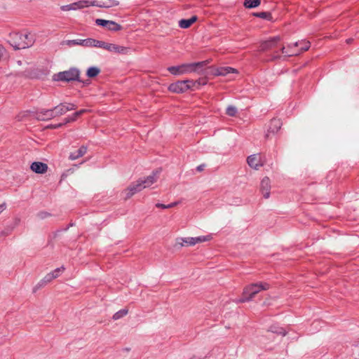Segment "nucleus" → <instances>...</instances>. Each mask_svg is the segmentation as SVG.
<instances>
[{"label":"nucleus","instance_id":"1","mask_svg":"<svg viewBox=\"0 0 359 359\" xmlns=\"http://www.w3.org/2000/svg\"><path fill=\"white\" fill-rule=\"evenodd\" d=\"M161 172V169H157L152 172V173L144 179H140L137 182L131 184L127 189L123 191L126 194L125 199L127 200L133 196L135 193L140 191L144 188L151 186L156 182L158 175Z\"/></svg>","mask_w":359,"mask_h":359},{"label":"nucleus","instance_id":"2","mask_svg":"<svg viewBox=\"0 0 359 359\" xmlns=\"http://www.w3.org/2000/svg\"><path fill=\"white\" fill-rule=\"evenodd\" d=\"M270 285L265 282L252 283L243 289V297L236 301L237 303H244L252 301L255 295L262 290H267Z\"/></svg>","mask_w":359,"mask_h":359},{"label":"nucleus","instance_id":"3","mask_svg":"<svg viewBox=\"0 0 359 359\" xmlns=\"http://www.w3.org/2000/svg\"><path fill=\"white\" fill-rule=\"evenodd\" d=\"M310 48V42L308 41L302 40L295 42L292 44H289L287 48L283 46L280 49L283 54L286 57H292L298 55L304 51H306Z\"/></svg>","mask_w":359,"mask_h":359},{"label":"nucleus","instance_id":"4","mask_svg":"<svg viewBox=\"0 0 359 359\" xmlns=\"http://www.w3.org/2000/svg\"><path fill=\"white\" fill-rule=\"evenodd\" d=\"M208 61L198 62L194 63L182 64L178 66H172L168 68V71L172 75H182L184 74L195 72L198 67H202L207 64Z\"/></svg>","mask_w":359,"mask_h":359},{"label":"nucleus","instance_id":"5","mask_svg":"<svg viewBox=\"0 0 359 359\" xmlns=\"http://www.w3.org/2000/svg\"><path fill=\"white\" fill-rule=\"evenodd\" d=\"M196 83H199L198 81H194L193 80H183V81H177L175 83L170 84L168 86V90L175 93H183L187 92L189 90H193L194 87Z\"/></svg>","mask_w":359,"mask_h":359},{"label":"nucleus","instance_id":"6","mask_svg":"<svg viewBox=\"0 0 359 359\" xmlns=\"http://www.w3.org/2000/svg\"><path fill=\"white\" fill-rule=\"evenodd\" d=\"M80 72L76 68H70L69 70L60 72L53 75V79L57 81H79Z\"/></svg>","mask_w":359,"mask_h":359},{"label":"nucleus","instance_id":"7","mask_svg":"<svg viewBox=\"0 0 359 359\" xmlns=\"http://www.w3.org/2000/svg\"><path fill=\"white\" fill-rule=\"evenodd\" d=\"M8 43L15 49H25L30 47L31 41L27 43L23 41L22 33L14 32L9 34Z\"/></svg>","mask_w":359,"mask_h":359},{"label":"nucleus","instance_id":"8","mask_svg":"<svg viewBox=\"0 0 359 359\" xmlns=\"http://www.w3.org/2000/svg\"><path fill=\"white\" fill-rule=\"evenodd\" d=\"M53 109L55 116H60L66 114L69 111L76 109V105L73 103L64 102L55 106Z\"/></svg>","mask_w":359,"mask_h":359},{"label":"nucleus","instance_id":"9","mask_svg":"<svg viewBox=\"0 0 359 359\" xmlns=\"http://www.w3.org/2000/svg\"><path fill=\"white\" fill-rule=\"evenodd\" d=\"M95 23L98 26H101L107 28L110 31H119L121 29L122 27L121 25L116 23L114 21L107 20L103 19H97L95 20Z\"/></svg>","mask_w":359,"mask_h":359},{"label":"nucleus","instance_id":"10","mask_svg":"<svg viewBox=\"0 0 359 359\" xmlns=\"http://www.w3.org/2000/svg\"><path fill=\"white\" fill-rule=\"evenodd\" d=\"M282 122L279 118H273L271 120L269 128L265 134L266 139L269 138L271 135H274L280 129Z\"/></svg>","mask_w":359,"mask_h":359},{"label":"nucleus","instance_id":"11","mask_svg":"<svg viewBox=\"0 0 359 359\" xmlns=\"http://www.w3.org/2000/svg\"><path fill=\"white\" fill-rule=\"evenodd\" d=\"M280 41V36H274L270 38L269 39L262 41L259 46L260 51H266L268 50H271L276 47L278 43Z\"/></svg>","mask_w":359,"mask_h":359},{"label":"nucleus","instance_id":"12","mask_svg":"<svg viewBox=\"0 0 359 359\" xmlns=\"http://www.w3.org/2000/svg\"><path fill=\"white\" fill-rule=\"evenodd\" d=\"M62 44H66L69 46H82L84 47H91L92 46V38H88L86 39H74V40H67L62 42Z\"/></svg>","mask_w":359,"mask_h":359},{"label":"nucleus","instance_id":"13","mask_svg":"<svg viewBox=\"0 0 359 359\" xmlns=\"http://www.w3.org/2000/svg\"><path fill=\"white\" fill-rule=\"evenodd\" d=\"M118 2L116 0H93L90 1V5L100 8H111L117 6Z\"/></svg>","mask_w":359,"mask_h":359},{"label":"nucleus","instance_id":"14","mask_svg":"<svg viewBox=\"0 0 359 359\" xmlns=\"http://www.w3.org/2000/svg\"><path fill=\"white\" fill-rule=\"evenodd\" d=\"M36 117L39 121H48L55 118L53 109H42L38 111L36 114Z\"/></svg>","mask_w":359,"mask_h":359},{"label":"nucleus","instance_id":"15","mask_svg":"<svg viewBox=\"0 0 359 359\" xmlns=\"http://www.w3.org/2000/svg\"><path fill=\"white\" fill-rule=\"evenodd\" d=\"M271 182L268 177H264L261 181L260 190L265 198L270 196Z\"/></svg>","mask_w":359,"mask_h":359},{"label":"nucleus","instance_id":"16","mask_svg":"<svg viewBox=\"0 0 359 359\" xmlns=\"http://www.w3.org/2000/svg\"><path fill=\"white\" fill-rule=\"evenodd\" d=\"M247 163L250 167L256 170L263 165L260 157L256 154L249 156L247 158Z\"/></svg>","mask_w":359,"mask_h":359},{"label":"nucleus","instance_id":"17","mask_svg":"<svg viewBox=\"0 0 359 359\" xmlns=\"http://www.w3.org/2000/svg\"><path fill=\"white\" fill-rule=\"evenodd\" d=\"M30 168L36 173L43 174L48 170V165L42 162H34L32 163Z\"/></svg>","mask_w":359,"mask_h":359},{"label":"nucleus","instance_id":"18","mask_svg":"<svg viewBox=\"0 0 359 359\" xmlns=\"http://www.w3.org/2000/svg\"><path fill=\"white\" fill-rule=\"evenodd\" d=\"M87 152V147L81 146L76 152H72L69 154V158L74 161L80 157H82Z\"/></svg>","mask_w":359,"mask_h":359},{"label":"nucleus","instance_id":"19","mask_svg":"<svg viewBox=\"0 0 359 359\" xmlns=\"http://www.w3.org/2000/svg\"><path fill=\"white\" fill-rule=\"evenodd\" d=\"M197 19L198 18L196 15H194L189 19H182L179 21V26L181 28L187 29L194 23Z\"/></svg>","mask_w":359,"mask_h":359},{"label":"nucleus","instance_id":"20","mask_svg":"<svg viewBox=\"0 0 359 359\" xmlns=\"http://www.w3.org/2000/svg\"><path fill=\"white\" fill-rule=\"evenodd\" d=\"M107 50L118 53H125L127 50V48L124 46L109 43Z\"/></svg>","mask_w":359,"mask_h":359},{"label":"nucleus","instance_id":"21","mask_svg":"<svg viewBox=\"0 0 359 359\" xmlns=\"http://www.w3.org/2000/svg\"><path fill=\"white\" fill-rule=\"evenodd\" d=\"M236 72V69L230 67H219L217 69L215 74L218 76H226L230 73H234Z\"/></svg>","mask_w":359,"mask_h":359},{"label":"nucleus","instance_id":"22","mask_svg":"<svg viewBox=\"0 0 359 359\" xmlns=\"http://www.w3.org/2000/svg\"><path fill=\"white\" fill-rule=\"evenodd\" d=\"M177 241L180 246L195 245L194 242L193 241V237L179 238H177Z\"/></svg>","mask_w":359,"mask_h":359},{"label":"nucleus","instance_id":"23","mask_svg":"<svg viewBox=\"0 0 359 359\" xmlns=\"http://www.w3.org/2000/svg\"><path fill=\"white\" fill-rule=\"evenodd\" d=\"M269 331L282 336H285L287 334V332L283 327H278L276 325L270 326Z\"/></svg>","mask_w":359,"mask_h":359},{"label":"nucleus","instance_id":"24","mask_svg":"<svg viewBox=\"0 0 359 359\" xmlns=\"http://www.w3.org/2000/svg\"><path fill=\"white\" fill-rule=\"evenodd\" d=\"M261 4V0H245L244 6L247 8L257 7Z\"/></svg>","mask_w":359,"mask_h":359},{"label":"nucleus","instance_id":"25","mask_svg":"<svg viewBox=\"0 0 359 359\" xmlns=\"http://www.w3.org/2000/svg\"><path fill=\"white\" fill-rule=\"evenodd\" d=\"M108 43H107V42H104L102 41H99V40L92 39L91 47H97V48H101L107 50Z\"/></svg>","mask_w":359,"mask_h":359},{"label":"nucleus","instance_id":"26","mask_svg":"<svg viewBox=\"0 0 359 359\" xmlns=\"http://www.w3.org/2000/svg\"><path fill=\"white\" fill-rule=\"evenodd\" d=\"M100 72V69L96 67H90L88 69L86 75L90 78L97 76Z\"/></svg>","mask_w":359,"mask_h":359},{"label":"nucleus","instance_id":"27","mask_svg":"<svg viewBox=\"0 0 359 359\" xmlns=\"http://www.w3.org/2000/svg\"><path fill=\"white\" fill-rule=\"evenodd\" d=\"M212 239L211 235H207V236H201L198 237H193V241L194 242V244L208 241Z\"/></svg>","mask_w":359,"mask_h":359},{"label":"nucleus","instance_id":"28","mask_svg":"<svg viewBox=\"0 0 359 359\" xmlns=\"http://www.w3.org/2000/svg\"><path fill=\"white\" fill-rule=\"evenodd\" d=\"M128 313V310L126 309H121L116 313H115L112 317L113 320H117L124 316H126Z\"/></svg>","mask_w":359,"mask_h":359},{"label":"nucleus","instance_id":"29","mask_svg":"<svg viewBox=\"0 0 359 359\" xmlns=\"http://www.w3.org/2000/svg\"><path fill=\"white\" fill-rule=\"evenodd\" d=\"M13 230V227L6 226L4 229L0 228V238L9 236Z\"/></svg>","mask_w":359,"mask_h":359},{"label":"nucleus","instance_id":"30","mask_svg":"<svg viewBox=\"0 0 359 359\" xmlns=\"http://www.w3.org/2000/svg\"><path fill=\"white\" fill-rule=\"evenodd\" d=\"M74 4H76L75 5L76 10L79 9V8H83L85 7H88V6H91L90 1H79L77 2H74Z\"/></svg>","mask_w":359,"mask_h":359},{"label":"nucleus","instance_id":"31","mask_svg":"<svg viewBox=\"0 0 359 359\" xmlns=\"http://www.w3.org/2000/svg\"><path fill=\"white\" fill-rule=\"evenodd\" d=\"M254 15L257 18H260L266 19V20H270L272 18L271 14L269 12L255 13H254Z\"/></svg>","mask_w":359,"mask_h":359},{"label":"nucleus","instance_id":"32","mask_svg":"<svg viewBox=\"0 0 359 359\" xmlns=\"http://www.w3.org/2000/svg\"><path fill=\"white\" fill-rule=\"evenodd\" d=\"M238 112V109L233 105H229L226 109V114L229 116H235Z\"/></svg>","mask_w":359,"mask_h":359},{"label":"nucleus","instance_id":"33","mask_svg":"<svg viewBox=\"0 0 359 359\" xmlns=\"http://www.w3.org/2000/svg\"><path fill=\"white\" fill-rule=\"evenodd\" d=\"M55 278V276H53V273H48L45 276V277L41 280V284L45 285L48 283L51 282L53 279Z\"/></svg>","mask_w":359,"mask_h":359},{"label":"nucleus","instance_id":"34","mask_svg":"<svg viewBox=\"0 0 359 359\" xmlns=\"http://www.w3.org/2000/svg\"><path fill=\"white\" fill-rule=\"evenodd\" d=\"M23 36V41H25V43H28L29 41H31L30 46H32L34 43V38L33 36H32L30 34H22Z\"/></svg>","mask_w":359,"mask_h":359},{"label":"nucleus","instance_id":"35","mask_svg":"<svg viewBox=\"0 0 359 359\" xmlns=\"http://www.w3.org/2000/svg\"><path fill=\"white\" fill-rule=\"evenodd\" d=\"M75 5L76 4L74 3H72L68 5L62 6L60 8L63 11H75Z\"/></svg>","mask_w":359,"mask_h":359},{"label":"nucleus","instance_id":"36","mask_svg":"<svg viewBox=\"0 0 359 359\" xmlns=\"http://www.w3.org/2000/svg\"><path fill=\"white\" fill-rule=\"evenodd\" d=\"M76 119H77V118L76 116H74V114H73L72 116L65 118V120H64L65 121H64L63 123H65V124H67L68 123L74 122Z\"/></svg>","mask_w":359,"mask_h":359},{"label":"nucleus","instance_id":"37","mask_svg":"<svg viewBox=\"0 0 359 359\" xmlns=\"http://www.w3.org/2000/svg\"><path fill=\"white\" fill-rule=\"evenodd\" d=\"M65 270V268L63 266L60 268H57L53 271L50 272V273H53V276H55V278H57L60 276V273L61 271H63Z\"/></svg>","mask_w":359,"mask_h":359},{"label":"nucleus","instance_id":"38","mask_svg":"<svg viewBox=\"0 0 359 359\" xmlns=\"http://www.w3.org/2000/svg\"><path fill=\"white\" fill-rule=\"evenodd\" d=\"M88 110L86 109H81L79 111H76L74 114V116H76L77 118L83 115V114L86 113Z\"/></svg>","mask_w":359,"mask_h":359},{"label":"nucleus","instance_id":"39","mask_svg":"<svg viewBox=\"0 0 359 359\" xmlns=\"http://www.w3.org/2000/svg\"><path fill=\"white\" fill-rule=\"evenodd\" d=\"M64 125H65V123H60L57 124H50V125L48 126L47 128H50V129H56V128H59L62 127Z\"/></svg>","mask_w":359,"mask_h":359},{"label":"nucleus","instance_id":"40","mask_svg":"<svg viewBox=\"0 0 359 359\" xmlns=\"http://www.w3.org/2000/svg\"><path fill=\"white\" fill-rule=\"evenodd\" d=\"M50 215V214L47 212H41L38 214L39 217L41 219H45L47 217H49Z\"/></svg>","mask_w":359,"mask_h":359},{"label":"nucleus","instance_id":"41","mask_svg":"<svg viewBox=\"0 0 359 359\" xmlns=\"http://www.w3.org/2000/svg\"><path fill=\"white\" fill-rule=\"evenodd\" d=\"M205 167V164L199 165L196 167V170L198 172H201L204 170Z\"/></svg>","mask_w":359,"mask_h":359},{"label":"nucleus","instance_id":"42","mask_svg":"<svg viewBox=\"0 0 359 359\" xmlns=\"http://www.w3.org/2000/svg\"><path fill=\"white\" fill-rule=\"evenodd\" d=\"M166 205H164V204H163V203H157L155 205V206H156V208H163V209H166V208H166Z\"/></svg>","mask_w":359,"mask_h":359},{"label":"nucleus","instance_id":"43","mask_svg":"<svg viewBox=\"0 0 359 359\" xmlns=\"http://www.w3.org/2000/svg\"><path fill=\"white\" fill-rule=\"evenodd\" d=\"M178 203H179V202L171 203L167 205L166 208H173V207L176 206Z\"/></svg>","mask_w":359,"mask_h":359},{"label":"nucleus","instance_id":"44","mask_svg":"<svg viewBox=\"0 0 359 359\" xmlns=\"http://www.w3.org/2000/svg\"><path fill=\"white\" fill-rule=\"evenodd\" d=\"M6 208V203H3L0 205V214Z\"/></svg>","mask_w":359,"mask_h":359},{"label":"nucleus","instance_id":"45","mask_svg":"<svg viewBox=\"0 0 359 359\" xmlns=\"http://www.w3.org/2000/svg\"><path fill=\"white\" fill-rule=\"evenodd\" d=\"M351 39H348V40H347V43H350V42H351Z\"/></svg>","mask_w":359,"mask_h":359},{"label":"nucleus","instance_id":"46","mask_svg":"<svg viewBox=\"0 0 359 359\" xmlns=\"http://www.w3.org/2000/svg\"><path fill=\"white\" fill-rule=\"evenodd\" d=\"M278 57H279V56H275V57H274V58H275V59H276V58H278Z\"/></svg>","mask_w":359,"mask_h":359}]
</instances>
